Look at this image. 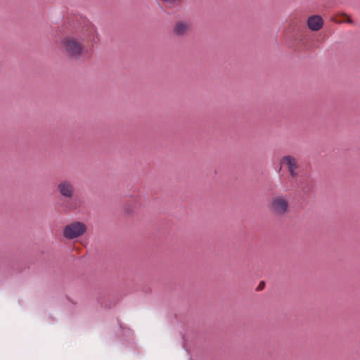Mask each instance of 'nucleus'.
I'll return each instance as SVG.
<instances>
[{"label":"nucleus","mask_w":360,"mask_h":360,"mask_svg":"<svg viewBox=\"0 0 360 360\" xmlns=\"http://www.w3.org/2000/svg\"><path fill=\"white\" fill-rule=\"evenodd\" d=\"M56 191L60 200H64V207L69 211H74L78 205L74 198L76 193V187L74 182L68 179H63L58 181Z\"/></svg>","instance_id":"f257e3e1"},{"label":"nucleus","mask_w":360,"mask_h":360,"mask_svg":"<svg viewBox=\"0 0 360 360\" xmlns=\"http://www.w3.org/2000/svg\"><path fill=\"white\" fill-rule=\"evenodd\" d=\"M61 46L68 56L74 58H79L84 50L83 44L73 37L63 38Z\"/></svg>","instance_id":"f03ea898"},{"label":"nucleus","mask_w":360,"mask_h":360,"mask_svg":"<svg viewBox=\"0 0 360 360\" xmlns=\"http://www.w3.org/2000/svg\"><path fill=\"white\" fill-rule=\"evenodd\" d=\"M270 210L275 216H283L289 210V198L284 195H277L272 198Z\"/></svg>","instance_id":"7ed1b4c3"},{"label":"nucleus","mask_w":360,"mask_h":360,"mask_svg":"<svg viewBox=\"0 0 360 360\" xmlns=\"http://www.w3.org/2000/svg\"><path fill=\"white\" fill-rule=\"evenodd\" d=\"M86 231V225L79 221L68 224L63 230V236L67 239H74L82 236Z\"/></svg>","instance_id":"20e7f679"},{"label":"nucleus","mask_w":360,"mask_h":360,"mask_svg":"<svg viewBox=\"0 0 360 360\" xmlns=\"http://www.w3.org/2000/svg\"><path fill=\"white\" fill-rule=\"evenodd\" d=\"M281 164L282 165L286 166L288 171L292 178L294 179L298 176V161L295 157L291 155H285L281 160Z\"/></svg>","instance_id":"39448f33"},{"label":"nucleus","mask_w":360,"mask_h":360,"mask_svg":"<svg viewBox=\"0 0 360 360\" xmlns=\"http://www.w3.org/2000/svg\"><path fill=\"white\" fill-rule=\"evenodd\" d=\"M191 30V23L188 21L179 20L172 28L173 34L176 37H184Z\"/></svg>","instance_id":"423d86ee"},{"label":"nucleus","mask_w":360,"mask_h":360,"mask_svg":"<svg viewBox=\"0 0 360 360\" xmlns=\"http://www.w3.org/2000/svg\"><path fill=\"white\" fill-rule=\"evenodd\" d=\"M83 39L87 41L96 43L98 41V34L96 27L93 25H86L82 34Z\"/></svg>","instance_id":"0eeeda50"},{"label":"nucleus","mask_w":360,"mask_h":360,"mask_svg":"<svg viewBox=\"0 0 360 360\" xmlns=\"http://www.w3.org/2000/svg\"><path fill=\"white\" fill-rule=\"evenodd\" d=\"M323 25V20L320 15H315L310 16L307 20V25L312 31L320 30Z\"/></svg>","instance_id":"6e6552de"},{"label":"nucleus","mask_w":360,"mask_h":360,"mask_svg":"<svg viewBox=\"0 0 360 360\" xmlns=\"http://www.w3.org/2000/svg\"><path fill=\"white\" fill-rule=\"evenodd\" d=\"M341 16H343L345 18H346L345 20H338L336 19L335 17L334 18H331V20H333V22H336V23H342V22H347V23H349V24H353V20L345 13H342L341 15Z\"/></svg>","instance_id":"1a4fd4ad"},{"label":"nucleus","mask_w":360,"mask_h":360,"mask_svg":"<svg viewBox=\"0 0 360 360\" xmlns=\"http://www.w3.org/2000/svg\"><path fill=\"white\" fill-rule=\"evenodd\" d=\"M162 3H166L169 5H181L183 0H160Z\"/></svg>","instance_id":"9d476101"},{"label":"nucleus","mask_w":360,"mask_h":360,"mask_svg":"<svg viewBox=\"0 0 360 360\" xmlns=\"http://www.w3.org/2000/svg\"><path fill=\"white\" fill-rule=\"evenodd\" d=\"M262 287V283L259 284V288Z\"/></svg>","instance_id":"9b49d317"}]
</instances>
